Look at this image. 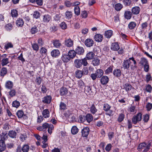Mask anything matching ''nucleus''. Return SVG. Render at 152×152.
I'll return each mask as SVG.
<instances>
[{"label":"nucleus","instance_id":"nucleus-2","mask_svg":"<svg viewBox=\"0 0 152 152\" xmlns=\"http://www.w3.org/2000/svg\"><path fill=\"white\" fill-rule=\"evenodd\" d=\"M48 128V132L50 134H51L52 132V131L53 130V126L52 124H49L47 123H44L41 126H39L37 128V130L41 131L44 130H46Z\"/></svg>","mask_w":152,"mask_h":152},{"label":"nucleus","instance_id":"nucleus-36","mask_svg":"<svg viewBox=\"0 0 152 152\" xmlns=\"http://www.w3.org/2000/svg\"><path fill=\"white\" fill-rule=\"evenodd\" d=\"M53 43L54 46L57 48H59L61 45V44L59 41L58 40H53Z\"/></svg>","mask_w":152,"mask_h":152},{"label":"nucleus","instance_id":"nucleus-3","mask_svg":"<svg viewBox=\"0 0 152 152\" xmlns=\"http://www.w3.org/2000/svg\"><path fill=\"white\" fill-rule=\"evenodd\" d=\"M151 145V144L150 143L147 144L144 142L142 143L139 145L137 149L139 151H140L142 149H144L143 152H147L150 149Z\"/></svg>","mask_w":152,"mask_h":152},{"label":"nucleus","instance_id":"nucleus-26","mask_svg":"<svg viewBox=\"0 0 152 152\" xmlns=\"http://www.w3.org/2000/svg\"><path fill=\"white\" fill-rule=\"evenodd\" d=\"M95 54L93 52H89L86 55V57L88 60L92 59L94 57Z\"/></svg>","mask_w":152,"mask_h":152},{"label":"nucleus","instance_id":"nucleus-41","mask_svg":"<svg viewBox=\"0 0 152 152\" xmlns=\"http://www.w3.org/2000/svg\"><path fill=\"white\" fill-rule=\"evenodd\" d=\"M123 7L122 5L119 3L116 4L115 5L114 8L115 10L117 11L120 10Z\"/></svg>","mask_w":152,"mask_h":152},{"label":"nucleus","instance_id":"nucleus-49","mask_svg":"<svg viewBox=\"0 0 152 152\" xmlns=\"http://www.w3.org/2000/svg\"><path fill=\"white\" fill-rule=\"evenodd\" d=\"M129 111L132 113L133 114H134L136 113L137 110L135 109V107L134 106H131L129 107Z\"/></svg>","mask_w":152,"mask_h":152},{"label":"nucleus","instance_id":"nucleus-43","mask_svg":"<svg viewBox=\"0 0 152 152\" xmlns=\"http://www.w3.org/2000/svg\"><path fill=\"white\" fill-rule=\"evenodd\" d=\"M91 112L93 114H95L97 111V109L96 108L95 105L94 104H92L90 107Z\"/></svg>","mask_w":152,"mask_h":152},{"label":"nucleus","instance_id":"nucleus-8","mask_svg":"<svg viewBox=\"0 0 152 152\" xmlns=\"http://www.w3.org/2000/svg\"><path fill=\"white\" fill-rule=\"evenodd\" d=\"M75 50L76 54L79 55H83L85 52L83 48L79 46H77Z\"/></svg>","mask_w":152,"mask_h":152},{"label":"nucleus","instance_id":"nucleus-1","mask_svg":"<svg viewBox=\"0 0 152 152\" xmlns=\"http://www.w3.org/2000/svg\"><path fill=\"white\" fill-rule=\"evenodd\" d=\"M136 64L137 62L134 58L132 57L129 58L128 59L124 60L122 66L125 69H128L130 65L131 69L134 70L137 68Z\"/></svg>","mask_w":152,"mask_h":152},{"label":"nucleus","instance_id":"nucleus-34","mask_svg":"<svg viewBox=\"0 0 152 152\" xmlns=\"http://www.w3.org/2000/svg\"><path fill=\"white\" fill-rule=\"evenodd\" d=\"M1 65L2 66L7 65L10 63L9 58H2L1 61Z\"/></svg>","mask_w":152,"mask_h":152},{"label":"nucleus","instance_id":"nucleus-13","mask_svg":"<svg viewBox=\"0 0 152 152\" xmlns=\"http://www.w3.org/2000/svg\"><path fill=\"white\" fill-rule=\"evenodd\" d=\"M84 43L86 46L90 47L93 45L94 41L91 39H87L85 40Z\"/></svg>","mask_w":152,"mask_h":152},{"label":"nucleus","instance_id":"nucleus-38","mask_svg":"<svg viewBox=\"0 0 152 152\" xmlns=\"http://www.w3.org/2000/svg\"><path fill=\"white\" fill-rule=\"evenodd\" d=\"M16 114L18 118H21L25 116V115L24 114L22 110H18L16 113Z\"/></svg>","mask_w":152,"mask_h":152},{"label":"nucleus","instance_id":"nucleus-59","mask_svg":"<svg viewBox=\"0 0 152 152\" xmlns=\"http://www.w3.org/2000/svg\"><path fill=\"white\" fill-rule=\"evenodd\" d=\"M33 16L34 18L37 19L40 17V13L38 11H35L34 12Z\"/></svg>","mask_w":152,"mask_h":152},{"label":"nucleus","instance_id":"nucleus-24","mask_svg":"<svg viewBox=\"0 0 152 152\" xmlns=\"http://www.w3.org/2000/svg\"><path fill=\"white\" fill-rule=\"evenodd\" d=\"M16 24L18 27H22L24 24V21L23 19L18 18L16 22Z\"/></svg>","mask_w":152,"mask_h":152},{"label":"nucleus","instance_id":"nucleus-18","mask_svg":"<svg viewBox=\"0 0 152 152\" xmlns=\"http://www.w3.org/2000/svg\"><path fill=\"white\" fill-rule=\"evenodd\" d=\"M7 70L6 68L3 67L0 70V76L2 77H3L7 73Z\"/></svg>","mask_w":152,"mask_h":152},{"label":"nucleus","instance_id":"nucleus-7","mask_svg":"<svg viewBox=\"0 0 152 152\" xmlns=\"http://www.w3.org/2000/svg\"><path fill=\"white\" fill-rule=\"evenodd\" d=\"M122 89L125 90L127 93H129L132 88H133L132 86L128 83H126L123 86Z\"/></svg>","mask_w":152,"mask_h":152},{"label":"nucleus","instance_id":"nucleus-11","mask_svg":"<svg viewBox=\"0 0 152 152\" xmlns=\"http://www.w3.org/2000/svg\"><path fill=\"white\" fill-rule=\"evenodd\" d=\"M1 139L0 140H2V141H4L8 139V135L7 132L6 131H3L2 133L0 134Z\"/></svg>","mask_w":152,"mask_h":152},{"label":"nucleus","instance_id":"nucleus-62","mask_svg":"<svg viewBox=\"0 0 152 152\" xmlns=\"http://www.w3.org/2000/svg\"><path fill=\"white\" fill-rule=\"evenodd\" d=\"M149 118V115L148 114H146L143 115V121L145 123H147Z\"/></svg>","mask_w":152,"mask_h":152},{"label":"nucleus","instance_id":"nucleus-4","mask_svg":"<svg viewBox=\"0 0 152 152\" xmlns=\"http://www.w3.org/2000/svg\"><path fill=\"white\" fill-rule=\"evenodd\" d=\"M142 114L141 113H138L136 115L133 116L132 118V123L134 124H136L142 120Z\"/></svg>","mask_w":152,"mask_h":152},{"label":"nucleus","instance_id":"nucleus-57","mask_svg":"<svg viewBox=\"0 0 152 152\" xmlns=\"http://www.w3.org/2000/svg\"><path fill=\"white\" fill-rule=\"evenodd\" d=\"M64 4L67 7H72V3L68 0H66L64 1Z\"/></svg>","mask_w":152,"mask_h":152},{"label":"nucleus","instance_id":"nucleus-19","mask_svg":"<svg viewBox=\"0 0 152 152\" xmlns=\"http://www.w3.org/2000/svg\"><path fill=\"white\" fill-rule=\"evenodd\" d=\"M132 12L129 11H126L124 14V17L125 18L129 20L132 17Z\"/></svg>","mask_w":152,"mask_h":152},{"label":"nucleus","instance_id":"nucleus-30","mask_svg":"<svg viewBox=\"0 0 152 152\" xmlns=\"http://www.w3.org/2000/svg\"><path fill=\"white\" fill-rule=\"evenodd\" d=\"M51 54L53 57L58 56L59 55L60 52L58 50H54L51 52Z\"/></svg>","mask_w":152,"mask_h":152},{"label":"nucleus","instance_id":"nucleus-45","mask_svg":"<svg viewBox=\"0 0 152 152\" xmlns=\"http://www.w3.org/2000/svg\"><path fill=\"white\" fill-rule=\"evenodd\" d=\"M11 14L13 18L16 17L18 15V12L15 9L12 10L11 11Z\"/></svg>","mask_w":152,"mask_h":152},{"label":"nucleus","instance_id":"nucleus-5","mask_svg":"<svg viewBox=\"0 0 152 152\" xmlns=\"http://www.w3.org/2000/svg\"><path fill=\"white\" fill-rule=\"evenodd\" d=\"M90 132V129L88 127H85L83 128L81 130L82 136L83 137H87Z\"/></svg>","mask_w":152,"mask_h":152},{"label":"nucleus","instance_id":"nucleus-15","mask_svg":"<svg viewBox=\"0 0 152 152\" xmlns=\"http://www.w3.org/2000/svg\"><path fill=\"white\" fill-rule=\"evenodd\" d=\"M85 92L86 94L93 95L94 93L92 91L91 88L89 86H86L85 88Z\"/></svg>","mask_w":152,"mask_h":152},{"label":"nucleus","instance_id":"nucleus-47","mask_svg":"<svg viewBox=\"0 0 152 152\" xmlns=\"http://www.w3.org/2000/svg\"><path fill=\"white\" fill-rule=\"evenodd\" d=\"M125 116L124 114L122 113L120 114L118 118L117 121L119 123L123 121L125 118Z\"/></svg>","mask_w":152,"mask_h":152},{"label":"nucleus","instance_id":"nucleus-54","mask_svg":"<svg viewBox=\"0 0 152 152\" xmlns=\"http://www.w3.org/2000/svg\"><path fill=\"white\" fill-rule=\"evenodd\" d=\"M12 25L11 23H9L6 25L5 26V29L7 31H10L12 29Z\"/></svg>","mask_w":152,"mask_h":152},{"label":"nucleus","instance_id":"nucleus-48","mask_svg":"<svg viewBox=\"0 0 152 152\" xmlns=\"http://www.w3.org/2000/svg\"><path fill=\"white\" fill-rule=\"evenodd\" d=\"M71 132L73 134H77L78 132V129L76 126H73L71 129Z\"/></svg>","mask_w":152,"mask_h":152},{"label":"nucleus","instance_id":"nucleus-31","mask_svg":"<svg viewBox=\"0 0 152 152\" xmlns=\"http://www.w3.org/2000/svg\"><path fill=\"white\" fill-rule=\"evenodd\" d=\"M17 133L13 130H10L9 131L8 135L9 137L12 138H16Z\"/></svg>","mask_w":152,"mask_h":152},{"label":"nucleus","instance_id":"nucleus-63","mask_svg":"<svg viewBox=\"0 0 152 152\" xmlns=\"http://www.w3.org/2000/svg\"><path fill=\"white\" fill-rule=\"evenodd\" d=\"M9 93L10 97H12L15 95L16 92L15 89H11Z\"/></svg>","mask_w":152,"mask_h":152},{"label":"nucleus","instance_id":"nucleus-64","mask_svg":"<svg viewBox=\"0 0 152 152\" xmlns=\"http://www.w3.org/2000/svg\"><path fill=\"white\" fill-rule=\"evenodd\" d=\"M66 108V105L64 102H61L60 104V109L61 110H64Z\"/></svg>","mask_w":152,"mask_h":152},{"label":"nucleus","instance_id":"nucleus-52","mask_svg":"<svg viewBox=\"0 0 152 152\" xmlns=\"http://www.w3.org/2000/svg\"><path fill=\"white\" fill-rule=\"evenodd\" d=\"M47 50L44 47H42L40 48V52L42 55H46L47 54Z\"/></svg>","mask_w":152,"mask_h":152},{"label":"nucleus","instance_id":"nucleus-33","mask_svg":"<svg viewBox=\"0 0 152 152\" xmlns=\"http://www.w3.org/2000/svg\"><path fill=\"white\" fill-rule=\"evenodd\" d=\"M100 63V60L97 58H95L94 60H93L92 62V64L94 66H97L99 65Z\"/></svg>","mask_w":152,"mask_h":152},{"label":"nucleus","instance_id":"nucleus-20","mask_svg":"<svg viewBox=\"0 0 152 152\" xmlns=\"http://www.w3.org/2000/svg\"><path fill=\"white\" fill-rule=\"evenodd\" d=\"M94 39L97 42H100L103 39V36L100 34H96L94 36Z\"/></svg>","mask_w":152,"mask_h":152},{"label":"nucleus","instance_id":"nucleus-14","mask_svg":"<svg viewBox=\"0 0 152 152\" xmlns=\"http://www.w3.org/2000/svg\"><path fill=\"white\" fill-rule=\"evenodd\" d=\"M113 74L114 76L118 78L121 76L122 72L120 69H115L113 71Z\"/></svg>","mask_w":152,"mask_h":152},{"label":"nucleus","instance_id":"nucleus-32","mask_svg":"<svg viewBox=\"0 0 152 152\" xmlns=\"http://www.w3.org/2000/svg\"><path fill=\"white\" fill-rule=\"evenodd\" d=\"M6 148V145L4 141L0 140V152L4 151Z\"/></svg>","mask_w":152,"mask_h":152},{"label":"nucleus","instance_id":"nucleus-61","mask_svg":"<svg viewBox=\"0 0 152 152\" xmlns=\"http://www.w3.org/2000/svg\"><path fill=\"white\" fill-rule=\"evenodd\" d=\"M37 42L38 43V45L39 46L42 47L44 44V42L41 38H39L37 40Z\"/></svg>","mask_w":152,"mask_h":152},{"label":"nucleus","instance_id":"nucleus-56","mask_svg":"<svg viewBox=\"0 0 152 152\" xmlns=\"http://www.w3.org/2000/svg\"><path fill=\"white\" fill-rule=\"evenodd\" d=\"M123 2L125 6H130L132 3L131 0H124Z\"/></svg>","mask_w":152,"mask_h":152},{"label":"nucleus","instance_id":"nucleus-28","mask_svg":"<svg viewBox=\"0 0 152 152\" xmlns=\"http://www.w3.org/2000/svg\"><path fill=\"white\" fill-rule=\"evenodd\" d=\"M42 115L45 118H49L50 116V112L48 109L44 110L42 113Z\"/></svg>","mask_w":152,"mask_h":152},{"label":"nucleus","instance_id":"nucleus-23","mask_svg":"<svg viewBox=\"0 0 152 152\" xmlns=\"http://www.w3.org/2000/svg\"><path fill=\"white\" fill-rule=\"evenodd\" d=\"M119 48V45L116 42L113 43L111 46V49L113 50H118Z\"/></svg>","mask_w":152,"mask_h":152},{"label":"nucleus","instance_id":"nucleus-39","mask_svg":"<svg viewBox=\"0 0 152 152\" xmlns=\"http://www.w3.org/2000/svg\"><path fill=\"white\" fill-rule=\"evenodd\" d=\"M113 66H111L108 67L104 71L106 75H109L113 71Z\"/></svg>","mask_w":152,"mask_h":152},{"label":"nucleus","instance_id":"nucleus-27","mask_svg":"<svg viewBox=\"0 0 152 152\" xmlns=\"http://www.w3.org/2000/svg\"><path fill=\"white\" fill-rule=\"evenodd\" d=\"M76 53L75 50H70L68 52V54L69 55L71 59L73 58L76 56Z\"/></svg>","mask_w":152,"mask_h":152},{"label":"nucleus","instance_id":"nucleus-25","mask_svg":"<svg viewBox=\"0 0 152 152\" xmlns=\"http://www.w3.org/2000/svg\"><path fill=\"white\" fill-rule=\"evenodd\" d=\"M95 73L97 78H100L103 75L104 72L102 69H99L96 71Z\"/></svg>","mask_w":152,"mask_h":152},{"label":"nucleus","instance_id":"nucleus-6","mask_svg":"<svg viewBox=\"0 0 152 152\" xmlns=\"http://www.w3.org/2000/svg\"><path fill=\"white\" fill-rule=\"evenodd\" d=\"M64 43L65 45L69 48L73 46L74 45L73 41L70 38L65 39Z\"/></svg>","mask_w":152,"mask_h":152},{"label":"nucleus","instance_id":"nucleus-50","mask_svg":"<svg viewBox=\"0 0 152 152\" xmlns=\"http://www.w3.org/2000/svg\"><path fill=\"white\" fill-rule=\"evenodd\" d=\"M139 64L142 65H144L146 64H148V61L147 59L144 58H142L140 59Z\"/></svg>","mask_w":152,"mask_h":152},{"label":"nucleus","instance_id":"nucleus-46","mask_svg":"<svg viewBox=\"0 0 152 152\" xmlns=\"http://www.w3.org/2000/svg\"><path fill=\"white\" fill-rule=\"evenodd\" d=\"M38 31V29L37 27L34 26L32 27L30 30V32L32 34H34Z\"/></svg>","mask_w":152,"mask_h":152},{"label":"nucleus","instance_id":"nucleus-10","mask_svg":"<svg viewBox=\"0 0 152 152\" xmlns=\"http://www.w3.org/2000/svg\"><path fill=\"white\" fill-rule=\"evenodd\" d=\"M51 19V16L48 14H45L43 15L42 22L45 23H48Z\"/></svg>","mask_w":152,"mask_h":152},{"label":"nucleus","instance_id":"nucleus-21","mask_svg":"<svg viewBox=\"0 0 152 152\" xmlns=\"http://www.w3.org/2000/svg\"><path fill=\"white\" fill-rule=\"evenodd\" d=\"M74 64L75 67L79 68L82 66L81 59H75L74 61Z\"/></svg>","mask_w":152,"mask_h":152},{"label":"nucleus","instance_id":"nucleus-53","mask_svg":"<svg viewBox=\"0 0 152 152\" xmlns=\"http://www.w3.org/2000/svg\"><path fill=\"white\" fill-rule=\"evenodd\" d=\"M65 14L66 18L68 19H70L72 16V13L71 11H66Z\"/></svg>","mask_w":152,"mask_h":152},{"label":"nucleus","instance_id":"nucleus-55","mask_svg":"<svg viewBox=\"0 0 152 152\" xmlns=\"http://www.w3.org/2000/svg\"><path fill=\"white\" fill-rule=\"evenodd\" d=\"M32 47L33 49L36 51H38L39 49V45L36 43L32 44Z\"/></svg>","mask_w":152,"mask_h":152},{"label":"nucleus","instance_id":"nucleus-12","mask_svg":"<svg viewBox=\"0 0 152 152\" xmlns=\"http://www.w3.org/2000/svg\"><path fill=\"white\" fill-rule=\"evenodd\" d=\"M61 58L63 61L64 63H67L71 59L69 55L66 54H63Z\"/></svg>","mask_w":152,"mask_h":152},{"label":"nucleus","instance_id":"nucleus-44","mask_svg":"<svg viewBox=\"0 0 152 152\" xmlns=\"http://www.w3.org/2000/svg\"><path fill=\"white\" fill-rule=\"evenodd\" d=\"M136 26V23L134 22H131L128 25V27L131 30L134 29Z\"/></svg>","mask_w":152,"mask_h":152},{"label":"nucleus","instance_id":"nucleus-42","mask_svg":"<svg viewBox=\"0 0 152 152\" xmlns=\"http://www.w3.org/2000/svg\"><path fill=\"white\" fill-rule=\"evenodd\" d=\"M75 74L76 77L78 78H81L83 75L81 71L79 70H77Z\"/></svg>","mask_w":152,"mask_h":152},{"label":"nucleus","instance_id":"nucleus-37","mask_svg":"<svg viewBox=\"0 0 152 152\" xmlns=\"http://www.w3.org/2000/svg\"><path fill=\"white\" fill-rule=\"evenodd\" d=\"M86 121L89 124L93 120V117L91 114H88L86 116Z\"/></svg>","mask_w":152,"mask_h":152},{"label":"nucleus","instance_id":"nucleus-9","mask_svg":"<svg viewBox=\"0 0 152 152\" xmlns=\"http://www.w3.org/2000/svg\"><path fill=\"white\" fill-rule=\"evenodd\" d=\"M100 81L102 85H105L108 83L109 78L107 76H103L101 78Z\"/></svg>","mask_w":152,"mask_h":152},{"label":"nucleus","instance_id":"nucleus-17","mask_svg":"<svg viewBox=\"0 0 152 152\" xmlns=\"http://www.w3.org/2000/svg\"><path fill=\"white\" fill-rule=\"evenodd\" d=\"M140 11V8L138 7H133L132 9V12L133 15H137Z\"/></svg>","mask_w":152,"mask_h":152},{"label":"nucleus","instance_id":"nucleus-35","mask_svg":"<svg viewBox=\"0 0 152 152\" xmlns=\"http://www.w3.org/2000/svg\"><path fill=\"white\" fill-rule=\"evenodd\" d=\"M5 86L7 88L11 89L13 86V83L11 81H7L5 83Z\"/></svg>","mask_w":152,"mask_h":152},{"label":"nucleus","instance_id":"nucleus-29","mask_svg":"<svg viewBox=\"0 0 152 152\" xmlns=\"http://www.w3.org/2000/svg\"><path fill=\"white\" fill-rule=\"evenodd\" d=\"M113 35V31L109 30L105 31L104 34L105 37L107 38H110Z\"/></svg>","mask_w":152,"mask_h":152},{"label":"nucleus","instance_id":"nucleus-16","mask_svg":"<svg viewBox=\"0 0 152 152\" xmlns=\"http://www.w3.org/2000/svg\"><path fill=\"white\" fill-rule=\"evenodd\" d=\"M51 96L48 95L44 97L42 102L44 103L49 104L51 102Z\"/></svg>","mask_w":152,"mask_h":152},{"label":"nucleus","instance_id":"nucleus-60","mask_svg":"<svg viewBox=\"0 0 152 152\" xmlns=\"http://www.w3.org/2000/svg\"><path fill=\"white\" fill-rule=\"evenodd\" d=\"M12 104L13 107L17 108L19 106L20 103L18 101L15 100L13 102Z\"/></svg>","mask_w":152,"mask_h":152},{"label":"nucleus","instance_id":"nucleus-22","mask_svg":"<svg viewBox=\"0 0 152 152\" xmlns=\"http://www.w3.org/2000/svg\"><path fill=\"white\" fill-rule=\"evenodd\" d=\"M68 93L67 89L64 87L61 88L60 90V94L61 96L65 95L66 94Z\"/></svg>","mask_w":152,"mask_h":152},{"label":"nucleus","instance_id":"nucleus-40","mask_svg":"<svg viewBox=\"0 0 152 152\" xmlns=\"http://www.w3.org/2000/svg\"><path fill=\"white\" fill-rule=\"evenodd\" d=\"M29 149V146L27 144H24L21 150L23 152H28Z\"/></svg>","mask_w":152,"mask_h":152},{"label":"nucleus","instance_id":"nucleus-58","mask_svg":"<svg viewBox=\"0 0 152 152\" xmlns=\"http://www.w3.org/2000/svg\"><path fill=\"white\" fill-rule=\"evenodd\" d=\"M13 47V45L11 43L8 42L5 45L4 48L5 50H7L10 48H12Z\"/></svg>","mask_w":152,"mask_h":152},{"label":"nucleus","instance_id":"nucleus-51","mask_svg":"<svg viewBox=\"0 0 152 152\" xmlns=\"http://www.w3.org/2000/svg\"><path fill=\"white\" fill-rule=\"evenodd\" d=\"M74 12L75 14L77 15H79L80 13V8L78 6H75L74 8Z\"/></svg>","mask_w":152,"mask_h":152}]
</instances>
